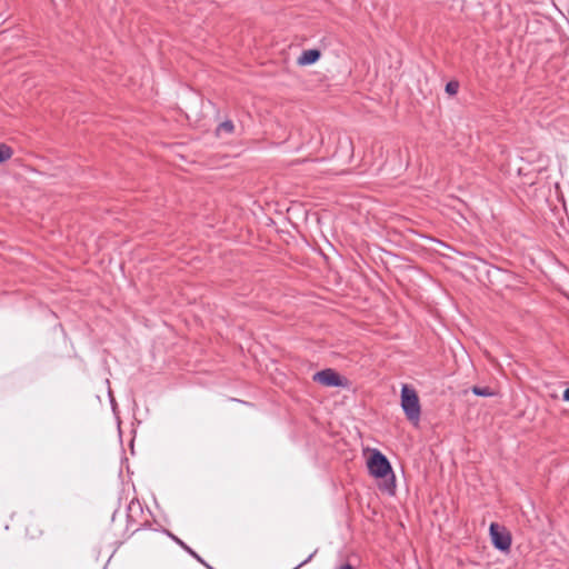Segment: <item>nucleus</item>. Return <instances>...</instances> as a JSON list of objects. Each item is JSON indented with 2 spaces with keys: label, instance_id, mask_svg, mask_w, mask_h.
<instances>
[{
  "label": "nucleus",
  "instance_id": "obj_1",
  "mask_svg": "<svg viewBox=\"0 0 569 569\" xmlns=\"http://www.w3.org/2000/svg\"><path fill=\"white\" fill-rule=\"evenodd\" d=\"M368 469L371 476L376 478H388L385 482V489L393 493L395 475L390 462L380 451L375 450L368 460Z\"/></svg>",
  "mask_w": 569,
  "mask_h": 569
},
{
  "label": "nucleus",
  "instance_id": "obj_2",
  "mask_svg": "<svg viewBox=\"0 0 569 569\" xmlns=\"http://www.w3.org/2000/svg\"><path fill=\"white\" fill-rule=\"evenodd\" d=\"M401 408L408 420L417 423L420 419L421 407L416 390L408 385L401 388Z\"/></svg>",
  "mask_w": 569,
  "mask_h": 569
},
{
  "label": "nucleus",
  "instance_id": "obj_3",
  "mask_svg": "<svg viewBox=\"0 0 569 569\" xmlns=\"http://www.w3.org/2000/svg\"><path fill=\"white\" fill-rule=\"evenodd\" d=\"M490 536L493 546L499 550H509L511 546V538L510 536L500 529L499 525L491 523L490 525Z\"/></svg>",
  "mask_w": 569,
  "mask_h": 569
},
{
  "label": "nucleus",
  "instance_id": "obj_4",
  "mask_svg": "<svg viewBox=\"0 0 569 569\" xmlns=\"http://www.w3.org/2000/svg\"><path fill=\"white\" fill-rule=\"evenodd\" d=\"M313 380L326 387H341V377L332 369H325L313 375Z\"/></svg>",
  "mask_w": 569,
  "mask_h": 569
},
{
  "label": "nucleus",
  "instance_id": "obj_5",
  "mask_svg": "<svg viewBox=\"0 0 569 569\" xmlns=\"http://www.w3.org/2000/svg\"><path fill=\"white\" fill-rule=\"evenodd\" d=\"M321 53L317 49L305 50L301 56L298 58V64L300 66H309L317 62L320 58Z\"/></svg>",
  "mask_w": 569,
  "mask_h": 569
},
{
  "label": "nucleus",
  "instance_id": "obj_6",
  "mask_svg": "<svg viewBox=\"0 0 569 569\" xmlns=\"http://www.w3.org/2000/svg\"><path fill=\"white\" fill-rule=\"evenodd\" d=\"M233 130H234V126H233L232 121L227 120L219 124V127L217 128V134L218 136H221L222 133L230 134L233 132Z\"/></svg>",
  "mask_w": 569,
  "mask_h": 569
},
{
  "label": "nucleus",
  "instance_id": "obj_7",
  "mask_svg": "<svg viewBox=\"0 0 569 569\" xmlns=\"http://www.w3.org/2000/svg\"><path fill=\"white\" fill-rule=\"evenodd\" d=\"M471 391L479 397H491L495 395V392L489 387L475 386L472 387Z\"/></svg>",
  "mask_w": 569,
  "mask_h": 569
},
{
  "label": "nucleus",
  "instance_id": "obj_8",
  "mask_svg": "<svg viewBox=\"0 0 569 569\" xmlns=\"http://www.w3.org/2000/svg\"><path fill=\"white\" fill-rule=\"evenodd\" d=\"M12 156V150L7 144H0V162H4Z\"/></svg>",
  "mask_w": 569,
  "mask_h": 569
},
{
  "label": "nucleus",
  "instance_id": "obj_9",
  "mask_svg": "<svg viewBox=\"0 0 569 569\" xmlns=\"http://www.w3.org/2000/svg\"><path fill=\"white\" fill-rule=\"evenodd\" d=\"M177 542L184 549L187 550L192 557H194L198 561H200L201 563L204 565V561L192 550L190 549L187 545H184L181 540L177 539ZM206 567L209 568V569H212L211 567H209L207 563H206Z\"/></svg>",
  "mask_w": 569,
  "mask_h": 569
},
{
  "label": "nucleus",
  "instance_id": "obj_10",
  "mask_svg": "<svg viewBox=\"0 0 569 569\" xmlns=\"http://www.w3.org/2000/svg\"><path fill=\"white\" fill-rule=\"evenodd\" d=\"M458 89L459 83L457 81H450L446 84V91L451 96L456 94L458 92Z\"/></svg>",
  "mask_w": 569,
  "mask_h": 569
},
{
  "label": "nucleus",
  "instance_id": "obj_11",
  "mask_svg": "<svg viewBox=\"0 0 569 569\" xmlns=\"http://www.w3.org/2000/svg\"><path fill=\"white\" fill-rule=\"evenodd\" d=\"M563 399L566 401H569V388H567L565 391H563Z\"/></svg>",
  "mask_w": 569,
  "mask_h": 569
},
{
  "label": "nucleus",
  "instance_id": "obj_12",
  "mask_svg": "<svg viewBox=\"0 0 569 569\" xmlns=\"http://www.w3.org/2000/svg\"><path fill=\"white\" fill-rule=\"evenodd\" d=\"M337 569H353V567L351 565H349V563H346V565L340 566Z\"/></svg>",
  "mask_w": 569,
  "mask_h": 569
},
{
  "label": "nucleus",
  "instance_id": "obj_13",
  "mask_svg": "<svg viewBox=\"0 0 569 569\" xmlns=\"http://www.w3.org/2000/svg\"><path fill=\"white\" fill-rule=\"evenodd\" d=\"M313 555H310L309 558L307 560H305L303 562L299 563V568L302 567L305 563H307L311 558H312Z\"/></svg>",
  "mask_w": 569,
  "mask_h": 569
}]
</instances>
